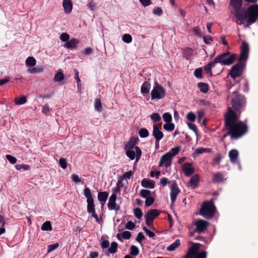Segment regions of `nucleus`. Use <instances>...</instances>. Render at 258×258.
<instances>
[{
  "label": "nucleus",
  "instance_id": "f257e3e1",
  "mask_svg": "<svg viewBox=\"0 0 258 258\" xmlns=\"http://www.w3.org/2000/svg\"><path fill=\"white\" fill-rule=\"evenodd\" d=\"M239 116L231 108L227 107V111L224 115V127L227 133L223 135V140L229 136L231 140H237L248 132V126L244 122L238 121Z\"/></svg>",
  "mask_w": 258,
  "mask_h": 258
},
{
  "label": "nucleus",
  "instance_id": "f03ea898",
  "mask_svg": "<svg viewBox=\"0 0 258 258\" xmlns=\"http://www.w3.org/2000/svg\"><path fill=\"white\" fill-rule=\"evenodd\" d=\"M258 18V5L255 4L249 6L245 11L239 9L235 11L232 18L233 20L236 19L235 22L239 25L243 24V21L247 18V23L252 24L255 22Z\"/></svg>",
  "mask_w": 258,
  "mask_h": 258
},
{
  "label": "nucleus",
  "instance_id": "7ed1b4c3",
  "mask_svg": "<svg viewBox=\"0 0 258 258\" xmlns=\"http://www.w3.org/2000/svg\"><path fill=\"white\" fill-rule=\"evenodd\" d=\"M231 97V104L232 105L231 108L237 114L236 112H240L245 106V98L236 91L232 93Z\"/></svg>",
  "mask_w": 258,
  "mask_h": 258
},
{
  "label": "nucleus",
  "instance_id": "20e7f679",
  "mask_svg": "<svg viewBox=\"0 0 258 258\" xmlns=\"http://www.w3.org/2000/svg\"><path fill=\"white\" fill-rule=\"evenodd\" d=\"M216 209L213 199L203 203L199 214L207 219H212L215 215Z\"/></svg>",
  "mask_w": 258,
  "mask_h": 258
},
{
  "label": "nucleus",
  "instance_id": "39448f33",
  "mask_svg": "<svg viewBox=\"0 0 258 258\" xmlns=\"http://www.w3.org/2000/svg\"><path fill=\"white\" fill-rule=\"evenodd\" d=\"M84 195L87 198V209L88 213L91 214L92 216L96 220V221L98 223H100L101 220L99 219L98 215L96 214L94 200L93 198L91 191L89 187H86L85 188L84 190Z\"/></svg>",
  "mask_w": 258,
  "mask_h": 258
},
{
  "label": "nucleus",
  "instance_id": "423d86ee",
  "mask_svg": "<svg viewBox=\"0 0 258 258\" xmlns=\"http://www.w3.org/2000/svg\"><path fill=\"white\" fill-rule=\"evenodd\" d=\"M236 58V54H231L230 52L227 51L217 56L214 60L216 63H220L222 65L229 66L234 62Z\"/></svg>",
  "mask_w": 258,
  "mask_h": 258
},
{
  "label": "nucleus",
  "instance_id": "0eeeda50",
  "mask_svg": "<svg viewBox=\"0 0 258 258\" xmlns=\"http://www.w3.org/2000/svg\"><path fill=\"white\" fill-rule=\"evenodd\" d=\"M246 66V62L238 61L233 66L229 72V75L234 80L240 77L243 74Z\"/></svg>",
  "mask_w": 258,
  "mask_h": 258
},
{
  "label": "nucleus",
  "instance_id": "6e6552de",
  "mask_svg": "<svg viewBox=\"0 0 258 258\" xmlns=\"http://www.w3.org/2000/svg\"><path fill=\"white\" fill-rule=\"evenodd\" d=\"M166 95L165 89L156 83L151 92L152 100H160Z\"/></svg>",
  "mask_w": 258,
  "mask_h": 258
},
{
  "label": "nucleus",
  "instance_id": "1a4fd4ad",
  "mask_svg": "<svg viewBox=\"0 0 258 258\" xmlns=\"http://www.w3.org/2000/svg\"><path fill=\"white\" fill-rule=\"evenodd\" d=\"M249 51V47L248 44L243 41L240 47V53L238 61L246 62L248 57Z\"/></svg>",
  "mask_w": 258,
  "mask_h": 258
},
{
  "label": "nucleus",
  "instance_id": "9d476101",
  "mask_svg": "<svg viewBox=\"0 0 258 258\" xmlns=\"http://www.w3.org/2000/svg\"><path fill=\"white\" fill-rule=\"evenodd\" d=\"M210 223L206 220L199 219L198 220L195 224L196 229L195 232L201 234L204 232L209 225Z\"/></svg>",
  "mask_w": 258,
  "mask_h": 258
},
{
  "label": "nucleus",
  "instance_id": "9b49d317",
  "mask_svg": "<svg viewBox=\"0 0 258 258\" xmlns=\"http://www.w3.org/2000/svg\"><path fill=\"white\" fill-rule=\"evenodd\" d=\"M135 152L131 149H125L126 154L131 160H134L136 158V161H138L141 157L142 151L138 146L135 147Z\"/></svg>",
  "mask_w": 258,
  "mask_h": 258
},
{
  "label": "nucleus",
  "instance_id": "f8f14e48",
  "mask_svg": "<svg viewBox=\"0 0 258 258\" xmlns=\"http://www.w3.org/2000/svg\"><path fill=\"white\" fill-rule=\"evenodd\" d=\"M180 190L178 186L176 181L173 180L172 181V183L170 186V199L172 204H173L175 202L177 196L180 192Z\"/></svg>",
  "mask_w": 258,
  "mask_h": 258
},
{
  "label": "nucleus",
  "instance_id": "ddd939ff",
  "mask_svg": "<svg viewBox=\"0 0 258 258\" xmlns=\"http://www.w3.org/2000/svg\"><path fill=\"white\" fill-rule=\"evenodd\" d=\"M116 196L113 194L111 195L109 199L107 204L108 208L109 210H114L116 212L120 210V206L116 203Z\"/></svg>",
  "mask_w": 258,
  "mask_h": 258
},
{
  "label": "nucleus",
  "instance_id": "4468645a",
  "mask_svg": "<svg viewBox=\"0 0 258 258\" xmlns=\"http://www.w3.org/2000/svg\"><path fill=\"white\" fill-rule=\"evenodd\" d=\"M161 124H155L153 125L152 135L155 141H160L164 137L163 133L160 131Z\"/></svg>",
  "mask_w": 258,
  "mask_h": 258
},
{
  "label": "nucleus",
  "instance_id": "2eb2a0df",
  "mask_svg": "<svg viewBox=\"0 0 258 258\" xmlns=\"http://www.w3.org/2000/svg\"><path fill=\"white\" fill-rule=\"evenodd\" d=\"M171 162L172 157L171 155H169V153H166L161 157L159 163V166L162 167L164 164L165 166L167 168L171 165Z\"/></svg>",
  "mask_w": 258,
  "mask_h": 258
},
{
  "label": "nucleus",
  "instance_id": "dca6fc26",
  "mask_svg": "<svg viewBox=\"0 0 258 258\" xmlns=\"http://www.w3.org/2000/svg\"><path fill=\"white\" fill-rule=\"evenodd\" d=\"M200 245L199 243H194L188 249L184 258H195L196 251H198Z\"/></svg>",
  "mask_w": 258,
  "mask_h": 258
},
{
  "label": "nucleus",
  "instance_id": "f3484780",
  "mask_svg": "<svg viewBox=\"0 0 258 258\" xmlns=\"http://www.w3.org/2000/svg\"><path fill=\"white\" fill-rule=\"evenodd\" d=\"M182 170L186 176H190L195 171L192 165L188 162H186L182 165Z\"/></svg>",
  "mask_w": 258,
  "mask_h": 258
},
{
  "label": "nucleus",
  "instance_id": "a211bd4d",
  "mask_svg": "<svg viewBox=\"0 0 258 258\" xmlns=\"http://www.w3.org/2000/svg\"><path fill=\"white\" fill-rule=\"evenodd\" d=\"M79 42L80 41L78 39L76 38H72L67 41L64 44V46L68 49H74L77 48V46L79 43Z\"/></svg>",
  "mask_w": 258,
  "mask_h": 258
},
{
  "label": "nucleus",
  "instance_id": "6ab92c4d",
  "mask_svg": "<svg viewBox=\"0 0 258 258\" xmlns=\"http://www.w3.org/2000/svg\"><path fill=\"white\" fill-rule=\"evenodd\" d=\"M239 153L236 149L231 150L228 153V156L230 159V162L235 164L237 162L238 158Z\"/></svg>",
  "mask_w": 258,
  "mask_h": 258
},
{
  "label": "nucleus",
  "instance_id": "aec40b11",
  "mask_svg": "<svg viewBox=\"0 0 258 258\" xmlns=\"http://www.w3.org/2000/svg\"><path fill=\"white\" fill-rule=\"evenodd\" d=\"M200 182V176L198 174L193 175L190 179L189 184L193 189L199 186Z\"/></svg>",
  "mask_w": 258,
  "mask_h": 258
},
{
  "label": "nucleus",
  "instance_id": "412c9836",
  "mask_svg": "<svg viewBox=\"0 0 258 258\" xmlns=\"http://www.w3.org/2000/svg\"><path fill=\"white\" fill-rule=\"evenodd\" d=\"M62 6L66 13L70 14L72 12L73 5L71 0H63Z\"/></svg>",
  "mask_w": 258,
  "mask_h": 258
},
{
  "label": "nucleus",
  "instance_id": "4be33fe9",
  "mask_svg": "<svg viewBox=\"0 0 258 258\" xmlns=\"http://www.w3.org/2000/svg\"><path fill=\"white\" fill-rule=\"evenodd\" d=\"M160 215L159 211L157 209H150L149 210L147 214L145 215V217H147L148 218L152 220L153 221L154 219L158 216Z\"/></svg>",
  "mask_w": 258,
  "mask_h": 258
},
{
  "label": "nucleus",
  "instance_id": "5701e85b",
  "mask_svg": "<svg viewBox=\"0 0 258 258\" xmlns=\"http://www.w3.org/2000/svg\"><path fill=\"white\" fill-rule=\"evenodd\" d=\"M141 185L145 188H154L155 186V182L147 178H144L141 181Z\"/></svg>",
  "mask_w": 258,
  "mask_h": 258
},
{
  "label": "nucleus",
  "instance_id": "b1692460",
  "mask_svg": "<svg viewBox=\"0 0 258 258\" xmlns=\"http://www.w3.org/2000/svg\"><path fill=\"white\" fill-rule=\"evenodd\" d=\"M108 193L106 191H100L98 194V201L101 203L102 206H103L108 197Z\"/></svg>",
  "mask_w": 258,
  "mask_h": 258
},
{
  "label": "nucleus",
  "instance_id": "393cba45",
  "mask_svg": "<svg viewBox=\"0 0 258 258\" xmlns=\"http://www.w3.org/2000/svg\"><path fill=\"white\" fill-rule=\"evenodd\" d=\"M230 4L233 7L234 12L241 9L242 6V0H230Z\"/></svg>",
  "mask_w": 258,
  "mask_h": 258
},
{
  "label": "nucleus",
  "instance_id": "a878e982",
  "mask_svg": "<svg viewBox=\"0 0 258 258\" xmlns=\"http://www.w3.org/2000/svg\"><path fill=\"white\" fill-rule=\"evenodd\" d=\"M151 88L150 83L148 81H146L143 83L141 88V91L142 94H147L149 92Z\"/></svg>",
  "mask_w": 258,
  "mask_h": 258
},
{
  "label": "nucleus",
  "instance_id": "bb28decb",
  "mask_svg": "<svg viewBox=\"0 0 258 258\" xmlns=\"http://www.w3.org/2000/svg\"><path fill=\"white\" fill-rule=\"evenodd\" d=\"M138 139L135 137H132L128 144L125 145V149H132L134 146L137 144Z\"/></svg>",
  "mask_w": 258,
  "mask_h": 258
},
{
  "label": "nucleus",
  "instance_id": "cd10ccee",
  "mask_svg": "<svg viewBox=\"0 0 258 258\" xmlns=\"http://www.w3.org/2000/svg\"><path fill=\"white\" fill-rule=\"evenodd\" d=\"M198 88L200 89V91L204 93H206L209 91V86L207 84L205 83L200 82L197 85Z\"/></svg>",
  "mask_w": 258,
  "mask_h": 258
},
{
  "label": "nucleus",
  "instance_id": "c85d7f7f",
  "mask_svg": "<svg viewBox=\"0 0 258 258\" xmlns=\"http://www.w3.org/2000/svg\"><path fill=\"white\" fill-rule=\"evenodd\" d=\"M224 178L220 172L216 173L213 176V181L215 183H220L224 181Z\"/></svg>",
  "mask_w": 258,
  "mask_h": 258
},
{
  "label": "nucleus",
  "instance_id": "c756f323",
  "mask_svg": "<svg viewBox=\"0 0 258 258\" xmlns=\"http://www.w3.org/2000/svg\"><path fill=\"white\" fill-rule=\"evenodd\" d=\"M180 245L179 239H176L173 243L167 247V250L169 251H172L175 250Z\"/></svg>",
  "mask_w": 258,
  "mask_h": 258
},
{
  "label": "nucleus",
  "instance_id": "7c9ffc66",
  "mask_svg": "<svg viewBox=\"0 0 258 258\" xmlns=\"http://www.w3.org/2000/svg\"><path fill=\"white\" fill-rule=\"evenodd\" d=\"M36 60L32 56L28 57L26 60V66L27 67H32L36 65Z\"/></svg>",
  "mask_w": 258,
  "mask_h": 258
},
{
  "label": "nucleus",
  "instance_id": "2f4dec72",
  "mask_svg": "<svg viewBox=\"0 0 258 258\" xmlns=\"http://www.w3.org/2000/svg\"><path fill=\"white\" fill-rule=\"evenodd\" d=\"M216 62H215V60L213 61H210L208 64L206 65L204 67V70L208 74H210L212 75V68L214 67L215 66Z\"/></svg>",
  "mask_w": 258,
  "mask_h": 258
},
{
  "label": "nucleus",
  "instance_id": "473e14b6",
  "mask_svg": "<svg viewBox=\"0 0 258 258\" xmlns=\"http://www.w3.org/2000/svg\"><path fill=\"white\" fill-rule=\"evenodd\" d=\"M43 68L41 67L37 66L36 67L30 68L27 69V72L29 73L34 74H38L42 72Z\"/></svg>",
  "mask_w": 258,
  "mask_h": 258
},
{
  "label": "nucleus",
  "instance_id": "72a5a7b5",
  "mask_svg": "<svg viewBox=\"0 0 258 258\" xmlns=\"http://www.w3.org/2000/svg\"><path fill=\"white\" fill-rule=\"evenodd\" d=\"M118 243L116 242H112L111 243V246L109 247L108 251L110 253H115L117 251L118 247Z\"/></svg>",
  "mask_w": 258,
  "mask_h": 258
},
{
  "label": "nucleus",
  "instance_id": "f704fd0d",
  "mask_svg": "<svg viewBox=\"0 0 258 258\" xmlns=\"http://www.w3.org/2000/svg\"><path fill=\"white\" fill-rule=\"evenodd\" d=\"M64 79V75L62 72H58L54 76L53 80L56 82H59Z\"/></svg>",
  "mask_w": 258,
  "mask_h": 258
},
{
  "label": "nucleus",
  "instance_id": "c9c22d12",
  "mask_svg": "<svg viewBox=\"0 0 258 258\" xmlns=\"http://www.w3.org/2000/svg\"><path fill=\"white\" fill-rule=\"evenodd\" d=\"M151 195V191L148 189H143L141 190L140 192V196L146 199L149 197H150Z\"/></svg>",
  "mask_w": 258,
  "mask_h": 258
},
{
  "label": "nucleus",
  "instance_id": "e433bc0d",
  "mask_svg": "<svg viewBox=\"0 0 258 258\" xmlns=\"http://www.w3.org/2000/svg\"><path fill=\"white\" fill-rule=\"evenodd\" d=\"M139 134L141 138H145L149 136V133L147 129L142 128L139 131Z\"/></svg>",
  "mask_w": 258,
  "mask_h": 258
},
{
  "label": "nucleus",
  "instance_id": "4c0bfd02",
  "mask_svg": "<svg viewBox=\"0 0 258 258\" xmlns=\"http://www.w3.org/2000/svg\"><path fill=\"white\" fill-rule=\"evenodd\" d=\"M180 149V146L175 147L172 148L169 152H167V153H169V155H170L171 157L172 158L173 156L177 155L179 153Z\"/></svg>",
  "mask_w": 258,
  "mask_h": 258
},
{
  "label": "nucleus",
  "instance_id": "58836bf2",
  "mask_svg": "<svg viewBox=\"0 0 258 258\" xmlns=\"http://www.w3.org/2000/svg\"><path fill=\"white\" fill-rule=\"evenodd\" d=\"M130 254L133 256H137L139 253V248L135 245H132L130 247Z\"/></svg>",
  "mask_w": 258,
  "mask_h": 258
},
{
  "label": "nucleus",
  "instance_id": "ea45409f",
  "mask_svg": "<svg viewBox=\"0 0 258 258\" xmlns=\"http://www.w3.org/2000/svg\"><path fill=\"white\" fill-rule=\"evenodd\" d=\"M134 214L135 217L139 219H141L143 216V212L141 209L139 208H136L134 209Z\"/></svg>",
  "mask_w": 258,
  "mask_h": 258
},
{
  "label": "nucleus",
  "instance_id": "a19ab883",
  "mask_svg": "<svg viewBox=\"0 0 258 258\" xmlns=\"http://www.w3.org/2000/svg\"><path fill=\"white\" fill-rule=\"evenodd\" d=\"M175 125L173 123H167L163 125V128L167 131L171 132L174 130Z\"/></svg>",
  "mask_w": 258,
  "mask_h": 258
},
{
  "label": "nucleus",
  "instance_id": "79ce46f5",
  "mask_svg": "<svg viewBox=\"0 0 258 258\" xmlns=\"http://www.w3.org/2000/svg\"><path fill=\"white\" fill-rule=\"evenodd\" d=\"M27 102V99L25 97L23 96L21 98H15V103L17 105H22L25 103Z\"/></svg>",
  "mask_w": 258,
  "mask_h": 258
},
{
  "label": "nucleus",
  "instance_id": "37998d69",
  "mask_svg": "<svg viewBox=\"0 0 258 258\" xmlns=\"http://www.w3.org/2000/svg\"><path fill=\"white\" fill-rule=\"evenodd\" d=\"M59 165L62 169H66L68 165L67 159L64 158H60L59 160Z\"/></svg>",
  "mask_w": 258,
  "mask_h": 258
},
{
  "label": "nucleus",
  "instance_id": "c03bdc74",
  "mask_svg": "<svg viewBox=\"0 0 258 258\" xmlns=\"http://www.w3.org/2000/svg\"><path fill=\"white\" fill-rule=\"evenodd\" d=\"M151 119L154 122H159L161 118L158 113H153L150 116Z\"/></svg>",
  "mask_w": 258,
  "mask_h": 258
},
{
  "label": "nucleus",
  "instance_id": "a18cd8bd",
  "mask_svg": "<svg viewBox=\"0 0 258 258\" xmlns=\"http://www.w3.org/2000/svg\"><path fill=\"white\" fill-rule=\"evenodd\" d=\"M163 118L167 123H169L172 121V116L168 112H166L163 114Z\"/></svg>",
  "mask_w": 258,
  "mask_h": 258
},
{
  "label": "nucleus",
  "instance_id": "49530a36",
  "mask_svg": "<svg viewBox=\"0 0 258 258\" xmlns=\"http://www.w3.org/2000/svg\"><path fill=\"white\" fill-rule=\"evenodd\" d=\"M155 202V199L152 197H149L146 199L145 206L147 207L151 206Z\"/></svg>",
  "mask_w": 258,
  "mask_h": 258
},
{
  "label": "nucleus",
  "instance_id": "de8ad7c7",
  "mask_svg": "<svg viewBox=\"0 0 258 258\" xmlns=\"http://www.w3.org/2000/svg\"><path fill=\"white\" fill-rule=\"evenodd\" d=\"M95 109L98 111H100L102 110L101 101L100 99H96L95 103Z\"/></svg>",
  "mask_w": 258,
  "mask_h": 258
},
{
  "label": "nucleus",
  "instance_id": "09e8293b",
  "mask_svg": "<svg viewBox=\"0 0 258 258\" xmlns=\"http://www.w3.org/2000/svg\"><path fill=\"white\" fill-rule=\"evenodd\" d=\"M70 38L69 34L67 33H62L60 36V39L62 42H65L66 43L69 40Z\"/></svg>",
  "mask_w": 258,
  "mask_h": 258
},
{
  "label": "nucleus",
  "instance_id": "8fccbe9b",
  "mask_svg": "<svg viewBox=\"0 0 258 258\" xmlns=\"http://www.w3.org/2000/svg\"><path fill=\"white\" fill-rule=\"evenodd\" d=\"M122 40L127 43H129L132 41V37L130 34H125L122 36Z\"/></svg>",
  "mask_w": 258,
  "mask_h": 258
},
{
  "label": "nucleus",
  "instance_id": "3c124183",
  "mask_svg": "<svg viewBox=\"0 0 258 258\" xmlns=\"http://www.w3.org/2000/svg\"><path fill=\"white\" fill-rule=\"evenodd\" d=\"M15 167L18 170L23 169L24 170H28L30 169V166L26 164H17Z\"/></svg>",
  "mask_w": 258,
  "mask_h": 258
},
{
  "label": "nucleus",
  "instance_id": "603ef678",
  "mask_svg": "<svg viewBox=\"0 0 258 258\" xmlns=\"http://www.w3.org/2000/svg\"><path fill=\"white\" fill-rule=\"evenodd\" d=\"M123 180V178L121 176H119L118 177V181H117V183H116L117 189L115 190V192H116L117 191L119 190L120 189V188H121L123 186V184L122 183V180Z\"/></svg>",
  "mask_w": 258,
  "mask_h": 258
},
{
  "label": "nucleus",
  "instance_id": "864d4df0",
  "mask_svg": "<svg viewBox=\"0 0 258 258\" xmlns=\"http://www.w3.org/2000/svg\"><path fill=\"white\" fill-rule=\"evenodd\" d=\"M74 71H75L74 77H75V79H76V80L77 81L78 88V89H79V88L81 87V84H80L81 80L79 77V72L76 69H75Z\"/></svg>",
  "mask_w": 258,
  "mask_h": 258
},
{
  "label": "nucleus",
  "instance_id": "5fc2aeb1",
  "mask_svg": "<svg viewBox=\"0 0 258 258\" xmlns=\"http://www.w3.org/2000/svg\"><path fill=\"white\" fill-rule=\"evenodd\" d=\"M207 254V253L205 251H203L199 252H198V251H196L195 258H206Z\"/></svg>",
  "mask_w": 258,
  "mask_h": 258
},
{
  "label": "nucleus",
  "instance_id": "6e6d98bb",
  "mask_svg": "<svg viewBox=\"0 0 258 258\" xmlns=\"http://www.w3.org/2000/svg\"><path fill=\"white\" fill-rule=\"evenodd\" d=\"M186 118L189 121L194 122L195 121L196 117L193 112H189L187 114Z\"/></svg>",
  "mask_w": 258,
  "mask_h": 258
},
{
  "label": "nucleus",
  "instance_id": "4d7b16f0",
  "mask_svg": "<svg viewBox=\"0 0 258 258\" xmlns=\"http://www.w3.org/2000/svg\"><path fill=\"white\" fill-rule=\"evenodd\" d=\"M153 13L154 15L160 16L162 15L163 11L160 7H155L153 10Z\"/></svg>",
  "mask_w": 258,
  "mask_h": 258
},
{
  "label": "nucleus",
  "instance_id": "13d9d810",
  "mask_svg": "<svg viewBox=\"0 0 258 258\" xmlns=\"http://www.w3.org/2000/svg\"><path fill=\"white\" fill-rule=\"evenodd\" d=\"M210 151V149L208 148H200L196 150L195 153L197 154H200L205 152H209Z\"/></svg>",
  "mask_w": 258,
  "mask_h": 258
},
{
  "label": "nucleus",
  "instance_id": "bf43d9fd",
  "mask_svg": "<svg viewBox=\"0 0 258 258\" xmlns=\"http://www.w3.org/2000/svg\"><path fill=\"white\" fill-rule=\"evenodd\" d=\"M6 158L12 164H15L17 162V158L11 155H7Z\"/></svg>",
  "mask_w": 258,
  "mask_h": 258
},
{
  "label": "nucleus",
  "instance_id": "052dcab7",
  "mask_svg": "<svg viewBox=\"0 0 258 258\" xmlns=\"http://www.w3.org/2000/svg\"><path fill=\"white\" fill-rule=\"evenodd\" d=\"M134 174V172H133L132 170H130L129 171L126 172L124 173L123 174L122 177L123 179L125 178L126 179H130Z\"/></svg>",
  "mask_w": 258,
  "mask_h": 258
},
{
  "label": "nucleus",
  "instance_id": "680f3d73",
  "mask_svg": "<svg viewBox=\"0 0 258 258\" xmlns=\"http://www.w3.org/2000/svg\"><path fill=\"white\" fill-rule=\"evenodd\" d=\"M203 40L206 44H209L213 41V37L210 35H206L204 36Z\"/></svg>",
  "mask_w": 258,
  "mask_h": 258
},
{
  "label": "nucleus",
  "instance_id": "e2e57ef3",
  "mask_svg": "<svg viewBox=\"0 0 258 258\" xmlns=\"http://www.w3.org/2000/svg\"><path fill=\"white\" fill-rule=\"evenodd\" d=\"M194 75L197 78H202V69L201 68L197 69L194 72Z\"/></svg>",
  "mask_w": 258,
  "mask_h": 258
},
{
  "label": "nucleus",
  "instance_id": "0e129e2a",
  "mask_svg": "<svg viewBox=\"0 0 258 258\" xmlns=\"http://www.w3.org/2000/svg\"><path fill=\"white\" fill-rule=\"evenodd\" d=\"M145 237L143 233L141 232H139L138 234V235L136 238V240L137 241H138L139 243H141L142 241L145 239Z\"/></svg>",
  "mask_w": 258,
  "mask_h": 258
},
{
  "label": "nucleus",
  "instance_id": "69168bd1",
  "mask_svg": "<svg viewBox=\"0 0 258 258\" xmlns=\"http://www.w3.org/2000/svg\"><path fill=\"white\" fill-rule=\"evenodd\" d=\"M122 237L125 239H129L132 236L131 233L128 231H123L121 233Z\"/></svg>",
  "mask_w": 258,
  "mask_h": 258
},
{
  "label": "nucleus",
  "instance_id": "338daca9",
  "mask_svg": "<svg viewBox=\"0 0 258 258\" xmlns=\"http://www.w3.org/2000/svg\"><path fill=\"white\" fill-rule=\"evenodd\" d=\"M135 224L131 221H128L125 225V228L129 230H133L135 227Z\"/></svg>",
  "mask_w": 258,
  "mask_h": 258
},
{
  "label": "nucleus",
  "instance_id": "774afa93",
  "mask_svg": "<svg viewBox=\"0 0 258 258\" xmlns=\"http://www.w3.org/2000/svg\"><path fill=\"white\" fill-rule=\"evenodd\" d=\"M109 241L108 240H104L100 244L101 247L102 249L107 248L109 247Z\"/></svg>",
  "mask_w": 258,
  "mask_h": 258
}]
</instances>
